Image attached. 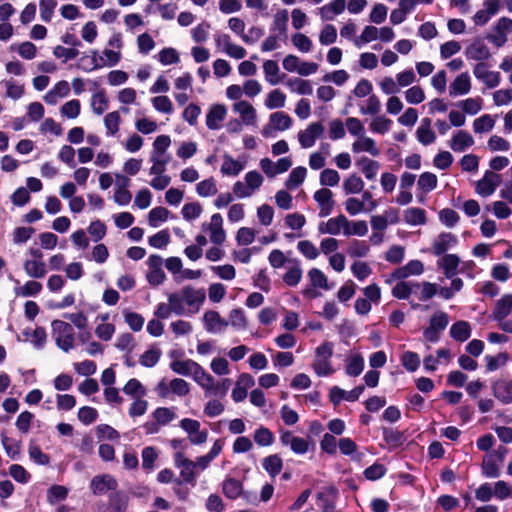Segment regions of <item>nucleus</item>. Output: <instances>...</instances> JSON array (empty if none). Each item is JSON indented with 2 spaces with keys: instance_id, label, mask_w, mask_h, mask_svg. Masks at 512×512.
<instances>
[{
  "instance_id": "1",
  "label": "nucleus",
  "mask_w": 512,
  "mask_h": 512,
  "mask_svg": "<svg viewBox=\"0 0 512 512\" xmlns=\"http://www.w3.org/2000/svg\"><path fill=\"white\" fill-rule=\"evenodd\" d=\"M51 327L57 346L64 352L70 351L74 347V329L72 325L61 320H54Z\"/></svg>"
},
{
  "instance_id": "2",
  "label": "nucleus",
  "mask_w": 512,
  "mask_h": 512,
  "mask_svg": "<svg viewBox=\"0 0 512 512\" xmlns=\"http://www.w3.org/2000/svg\"><path fill=\"white\" fill-rule=\"evenodd\" d=\"M174 462L175 466L180 469L181 477L175 478L174 484L180 486L185 483L194 487L196 485L197 471L195 470V465L193 464V461L188 458H185L181 452H177L175 454Z\"/></svg>"
},
{
  "instance_id": "3",
  "label": "nucleus",
  "mask_w": 512,
  "mask_h": 512,
  "mask_svg": "<svg viewBox=\"0 0 512 512\" xmlns=\"http://www.w3.org/2000/svg\"><path fill=\"white\" fill-rule=\"evenodd\" d=\"M448 323L449 318L445 312H436L431 316L429 326L423 331L424 339L430 343H437L440 333L446 329Z\"/></svg>"
},
{
  "instance_id": "4",
  "label": "nucleus",
  "mask_w": 512,
  "mask_h": 512,
  "mask_svg": "<svg viewBox=\"0 0 512 512\" xmlns=\"http://www.w3.org/2000/svg\"><path fill=\"white\" fill-rule=\"evenodd\" d=\"M503 459L504 454L499 449L487 453L481 465L482 475L486 478H498L500 476V464Z\"/></svg>"
},
{
  "instance_id": "5",
  "label": "nucleus",
  "mask_w": 512,
  "mask_h": 512,
  "mask_svg": "<svg viewBox=\"0 0 512 512\" xmlns=\"http://www.w3.org/2000/svg\"><path fill=\"white\" fill-rule=\"evenodd\" d=\"M202 230L209 234L211 242L216 245H221L226 240V232L223 229V218L219 213L213 214L210 218V222L203 223Z\"/></svg>"
},
{
  "instance_id": "6",
  "label": "nucleus",
  "mask_w": 512,
  "mask_h": 512,
  "mask_svg": "<svg viewBox=\"0 0 512 512\" xmlns=\"http://www.w3.org/2000/svg\"><path fill=\"white\" fill-rule=\"evenodd\" d=\"M324 126L321 122H312L306 129L298 132V141L303 149L311 148L318 138L324 133Z\"/></svg>"
},
{
  "instance_id": "7",
  "label": "nucleus",
  "mask_w": 512,
  "mask_h": 512,
  "mask_svg": "<svg viewBox=\"0 0 512 512\" xmlns=\"http://www.w3.org/2000/svg\"><path fill=\"white\" fill-rule=\"evenodd\" d=\"M118 488V481L111 474L96 475L90 482V489L94 495H104L107 491L113 492Z\"/></svg>"
},
{
  "instance_id": "8",
  "label": "nucleus",
  "mask_w": 512,
  "mask_h": 512,
  "mask_svg": "<svg viewBox=\"0 0 512 512\" xmlns=\"http://www.w3.org/2000/svg\"><path fill=\"white\" fill-rule=\"evenodd\" d=\"M458 239L452 233H441L433 242V252L436 255L446 254L445 256H457L454 253Z\"/></svg>"
},
{
  "instance_id": "9",
  "label": "nucleus",
  "mask_w": 512,
  "mask_h": 512,
  "mask_svg": "<svg viewBox=\"0 0 512 512\" xmlns=\"http://www.w3.org/2000/svg\"><path fill=\"white\" fill-rule=\"evenodd\" d=\"M500 183V175L488 170L484 173L483 178L477 181L476 193L482 197L491 196L495 192Z\"/></svg>"
},
{
  "instance_id": "10",
  "label": "nucleus",
  "mask_w": 512,
  "mask_h": 512,
  "mask_svg": "<svg viewBox=\"0 0 512 512\" xmlns=\"http://www.w3.org/2000/svg\"><path fill=\"white\" fill-rule=\"evenodd\" d=\"M473 74L489 89L497 87L501 81L500 73L488 70L486 63H477L473 67Z\"/></svg>"
},
{
  "instance_id": "11",
  "label": "nucleus",
  "mask_w": 512,
  "mask_h": 512,
  "mask_svg": "<svg viewBox=\"0 0 512 512\" xmlns=\"http://www.w3.org/2000/svg\"><path fill=\"white\" fill-rule=\"evenodd\" d=\"M468 60L477 61L478 63H485L490 57V49L482 39H475L470 43L464 51Z\"/></svg>"
},
{
  "instance_id": "12",
  "label": "nucleus",
  "mask_w": 512,
  "mask_h": 512,
  "mask_svg": "<svg viewBox=\"0 0 512 512\" xmlns=\"http://www.w3.org/2000/svg\"><path fill=\"white\" fill-rule=\"evenodd\" d=\"M202 320L204 329L210 334L222 333L229 325V322L214 310L206 311Z\"/></svg>"
},
{
  "instance_id": "13",
  "label": "nucleus",
  "mask_w": 512,
  "mask_h": 512,
  "mask_svg": "<svg viewBox=\"0 0 512 512\" xmlns=\"http://www.w3.org/2000/svg\"><path fill=\"white\" fill-rule=\"evenodd\" d=\"M338 490L334 486H329L325 491L317 493V506L322 512H337L336 501Z\"/></svg>"
},
{
  "instance_id": "14",
  "label": "nucleus",
  "mask_w": 512,
  "mask_h": 512,
  "mask_svg": "<svg viewBox=\"0 0 512 512\" xmlns=\"http://www.w3.org/2000/svg\"><path fill=\"white\" fill-rule=\"evenodd\" d=\"M187 306L193 309V312L198 311L200 305L206 299V292L203 288L196 289L190 285L185 286L180 291Z\"/></svg>"
},
{
  "instance_id": "15",
  "label": "nucleus",
  "mask_w": 512,
  "mask_h": 512,
  "mask_svg": "<svg viewBox=\"0 0 512 512\" xmlns=\"http://www.w3.org/2000/svg\"><path fill=\"white\" fill-rule=\"evenodd\" d=\"M348 219L343 214L330 218L319 225V232L322 234L338 235L341 232L345 235Z\"/></svg>"
},
{
  "instance_id": "16",
  "label": "nucleus",
  "mask_w": 512,
  "mask_h": 512,
  "mask_svg": "<svg viewBox=\"0 0 512 512\" xmlns=\"http://www.w3.org/2000/svg\"><path fill=\"white\" fill-rule=\"evenodd\" d=\"M129 503V495L123 490H114L108 495L106 509L109 512H126Z\"/></svg>"
},
{
  "instance_id": "17",
  "label": "nucleus",
  "mask_w": 512,
  "mask_h": 512,
  "mask_svg": "<svg viewBox=\"0 0 512 512\" xmlns=\"http://www.w3.org/2000/svg\"><path fill=\"white\" fill-rule=\"evenodd\" d=\"M314 200L319 205V215L326 217L331 214L334 207L333 193L328 188H321L313 195Z\"/></svg>"
},
{
  "instance_id": "18",
  "label": "nucleus",
  "mask_w": 512,
  "mask_h": 512,
  "mask_svg": "<svg viewBox=\"0 0 512 512\" xmlns=\"http://www.w3.org/2000/svg\"><path fill=\"white\" fill-rule=\"evenodd\" d=\"M164 258H149L148 259V273L147 280L153 286H158L163 283L165 273L163 271Z\"/></svg>"
},
{
  "instance_id": "19",
  "label": "nucleus",
  "mask_w": 512,
  "mask_h": 512,
  "mask_svg": "<svg viewBox=\"0 0 512 512\" xmlns=\"http://www.w3.org/2000/svg\"><path fill=\"white\" fill-rule=\"evenodd\" d=\"M424 270L423 263L413 259L405 266L396 268L390 275L392 280H402L412 275H420Z\"/></svg>"
},
{
  "instance_id": "20",
  "label": "nucleus",
  "mask_w": 512,
  "mask_h": 512,
  "mask_svg": "<svg viewBox=\"0 0 512 512\" xmlns=\"http://www.w3.org/2000/svg\"><path fill=\"white\" fill-rule=\"evenodd\" d=\"M492 393L503 404L512 403V382L499 379L492 383Z\"/></svg>"
},
{
  "instance_id": "21",
  "label": "nucleus",
  "mask_w": 512,
  "mask_h": 512,
  "mask_svg": "<svg viewBox=\"0 0 512 512\" xmlns=\"http://www.w3.org/2000/svg\"><path fill=\"white\" fill-rule=\"evenodd\" d=\"M233 111L238 113L241 121L245 125H255L257 120V113L255 108L247 101L240 100L235 102L232 106Z\"/></svg>"
},
{
  "instance_id": "22",
  "label": "nucleus",
  "mask_w": 512,
  "mask_h": 512,
  "mask_svg": "<svg viewBox=\"0 0 512 512\" xmlns=\"http://www.w3.org/2000/svg\"><path fill=\"white\" fill-rule=\"evenodd\" d=\"M351 148L354 153L366 152L374 157L380 155V149L377 147L375 140L365 134L358 137L352 143Z\"/></svg>"
},
{
  "instance_id": "23",
  "label": "nucleus",
  "mask_w": 512,
  "mask_h": 512,
  "mask_svg": "<svg viewBox=\"0 0 512 512\" xmlns=\"http://www.w3.org/2000/svg\"><path fill=\"white\" fill-rule=\"evenodd\" d=\"M474 145V138L465 130H458L449 141V147L454 152H464Z\"/></svg>"
},
{
  "instance_id": "24",
  "label": "nucleus",
  "mask_w": 512,
  "mask_h": 512,
  "mask_svg": "<svg viewBox=\"0 0 512 512\" xmlns=\"http://www.w3.org/2000/svg\"><path fill=\"white\" fill-rule=\"evenodd\" d=\"M227 109L222 104L212 105L206 115V125L210 130H218L225 119Z\"/></svg>"
},
{
  "instance_id": "25",
  "label": "nucleus",
  "mask_w": 512,
  "mask_h": 512,
  "mask_svg": "<svg viewBox=\"0 0 512 512\" xmlns=\"http://www.w3.org/2000/svg\"><path fill=\"white\" fill-rule=\"evenodd\" d=\"M471 90V78L467 72L459 74L449 86V94L452 97L466 95Z\"/></svg>"
},
{
  "instance_id": "26",
  "label": "nucleus",
  "mask_w": 512,
  "mask_h": 512,
  "mask_svg": "<svg viewBox=\"0 0 512 512\" xmlns=\"http://www.w3.org/2000/svg\"><path fill=\"white\" fill-rule=\"evenodd\" d=\"M70 93V85L67 81H58L52 89L44 96V101L49 105H56L60 98L68 96Z\"/></svg>"
},
{
  "instance_id": "27",
  "label": "nucleus",
  "mask_w": 512,
  "mask_h": 512,
  "mask_svg": "<svg viewBox=\"0 0 512 512\" xmlns=\"http://www.w3.org/2000/svg\"><path fill=\"white\" fill-rule=\"evenodd\" d=\"M431 124L432 122L430 118H423L416 130V138L424 146L431 145L436 140V134L433 131Z\"/></svg>"
},
{
  "instance_id": "28",
  "label": "nucleus",
  "mask_w": 512,
  "mask_h": 512,
  "mask_svg": "<svg viewBox=\"0 0 512 512\" xmlns=\"http://www.w3.org/2000/svg\"><path fill=\"white\" fill-rule=\"evenodd\" d=\"M356 165L367 180L372 181L376 179L380 169V163L378 161L363 156L356 161Z\"/></svg>"
},
{
  "instance_id": "29",
  "label": "nucleus",
  "mask_w": 512,
  "mask_h": 512,
  "mask_svg": "<svg viewBox=\"0 0 512 512\" xmlns=\"http://www.w3.org/2000/svg\"><path fill=\"white\" fill-rule=\"evenodd\" d=\"M382 436L390 449H397L406 441L404 433L392 427H383Z\"/></svg>"
},
{
  "instance_id": "30",
  "label": "nucleus",
  "mask_w": 512,
  "mask_h": 512,
  "mask_svg": "<svg viewBox=\"0 0 512 512\" xmlns=\"http://www.w3.org/2000/svg\"><path fill=\"white\" fill-rule=\"evenodd\" d=\"M512 312V294H506L496 302L493 310L495 321L504 320Z\"/></svg>"
},
{
  "instance_id": "31",
  "label": "nucleus",
  "mask_w": 512,
  "mask_h": 512,
  "mask_svg": "<svg viewBox=\"0 0 512 512\" xmlns=\"http://www.w3.org/2000/svg\"><path fill=\"white\" fill-rule=\"evenodd\" d=\"M345 0H334L319 9V14L324 21L333 20L336 15L343 13L345 10Z\"/></svg>"
},
{
  "instance_id": "32",
  "label": "nucleus",
  "mask_w": 512,
  "mask_h": 512,
  "mask_svg": "<svg viewBox=\"0 0 512 512\" xmlns=\"http://www.w3.org/2000/svg\"><path fill=\"white\" fill-rule=\"evenodd\" d=\"M364 370V358L360 353L349 356L345 361V373L350 377L359 376Z\"/></svg>"
},
{
  "instance_id": "33",
  "label": "nucleus",
  "mask_w": 512,
  "mask_h": 512,
  "mask_svg": "<svg viewBox=\"0 0 512 512\" xmlns=\"http://www.w3.org/2000/svg\"><path fill=\"white\" fill-rule=\"evenodd\" d=\"M223 494L231 500L237 499L240 495H246L243 493L242 482L235 478H227L222 483Z\"/></svg>"
},
{
  "instance_id": "34",
  "label": "nucleus",
  "mask_w": 512,
  "mask_h": 512,
  "mask_svg": "<svg viewBox=\"0 0 512 512\" xmlns=\"http://www.w3.org/2000/svg\"><path fill=\"white\" fill-rule=\"evenodd\" d=\"M418 289H420L418 282L400 281L393 287L392 295L397 299L405 300Z\"/></svg>"
},
{
  "instance_id": "35",
  "label": "nucleus",
  "mask_w": 512,
  "mask_h": 512,
  "mask_svg": "<svg viewBox=\"0 0 512 512\" xmlns=\"http://www.w3.org/2000/svg\"><path fill=\"white\" fill-rule=\"evenodd\" d=\"M244 166V163L235 160L231 155L224 154L220 171L226 176H237L244 169Z\"/></svg>"
},
{
  "instance_id": "36",
  "label": "nucleus",
  "mask_w": 512,
  "mask_h": 512,
  "mask_svg": "<svg viewBox=\"0 0 512 512\" xmlns=\"http://www.w3.org/2000/svg\"><path fill=\"white\" fill-rule=\"evenodd\" d=\"M24 269L32 278H42L47 272L46 264L42 258L27 259L24 263Z\"/></svg>"
},
{
  "instance_id": "37",
  "label": "nucleus",
  "mask_w": 512,
  "mask_h": 512,
  "mask_svg": "<svg viewBox=\"0 0 512 512\" xmlns=\"http://www.w3.org/2000/svg\"><path fill=\"white\" fill-rule=\"evenodd\" d=\"M449 333L455 341L465 342L471 336V326L467 321H457L452 324Z\"/></svg>"
},
{
  "instance_id": "38",
  "label": "nucleus",
  "mask_w": 512,
  "mask_h": 512,
  "mask_svg": "<svg viewBox=\"0 0 512 512\" xmlns=\"http://www.w3.org/2000/svg\"><path fill=\"white\" fill-rule=\"evenodd\" d=\"M191 376L193 380L205 390L206 396L209 390L212 389L214 378L198 363Z\"/></svg>"
},
{
  "instance_id": "39",
  "label": "nucleus",
  "mask_w": 512,
  "mask_h": 512,
  "mask_svg": "<svg viewBox=\"0 0 512 512\" xmlns=\"http://www.w3.org/2000/svg\"><path fill=\"white\" fill-rule=\"evenodd\" d=\"M287 271L282 279L287 286H296L302 278V269L297 261L292 260L287 266Z\"/></svg>"
},
{
  "instance_id": "40",
  "label": "nucleus",
  "mask_w": 512,
  "mask_h": 512,
  "mask_svg": "<svg viewBox=\"0 0 512 512\" xmlns=\"http://www.w3.org/2000/svg\"><path fill=\"white\" fill-rule=\"evenodd\" d=\"M262 466L271 478H275L282 470L283 461L278 454H272L263 459Z\"/></svg>"
},
{
  "instance_id": "41",
  "label": "nucleus",
  "mask_w": 512,
  "mask_h": 512,
  "mask_svg": "<svg viewBox=\"0 0 512 512\" xmlns=\"http://www.w3.org/2000/svg\"><path fill=\"white\" fill-rule=\"evenodd\" d=\"M269 123L274 130L285 131L292 126L293 120L288 114L278 111L270 114Z\"/></svg>"
},
{
  "instance_id": "42",
  "label": "nucleus",
  "mask_w": 512,
  "mask_h": 512,
  "mask_svg": "<svg viewBox=\"0 0 512 512\" xmlns=\"http://www.w3.org/2000/svg\"><path fill=\"white\" fill-rule=\"evenodd\" d=\"M364 186L365 183L362 178L355 173L350 174L347 178H345L342 184L346 195L359 194L363 191Z\"/></svg>"
},
{
  "instance_id": "43",
  "label": "nucleus",
  "mask_w": 512,
  "mask_h": 512,
  "mask_svg": "<svg viewBox=\"0 0 512 512\" xmlns=\"http://www.w3.org/2000/svg\"><path fill=\"white\" fill-rule=\"evenodd\" d=\"M306 176H307V169L303 166H298L296 168H294L286 182H285V186L287 189H296L298 188L306 179Z\"/></svg>"
},
{
  "instance_id": "44",
  "label": "nucleus",
  "mask_w": 512,
  "mask_h": 512,
  "mask_svg": "<svg viewBox=\"0 0 512 512\" xmlns=\"http://www.w3.org/2000/svg\"><path fill=\"white\" fill-rule=\"evenodd\" d=\"M460 258H439L437 266L441 269L446 278H453L458 273Z\"/></svg>"
},
{
  "instance_id": "45",
  "label": "nucleus",
  "mask_w": 512,
  "mask_h": 512,
  "mask_svg": "<svg viewBox=\"0 0 512 512\" xmlns=\"http://www.w3.org/2000/svg\"><path fill=\"white\" fill-rule=\"evenodd\" d=\"M175 410V407H158L153 411L152 417L161 426H166L176 418Z\"/></svg>"
},
{
  "instance_id": "46",
  "label": "nucleus",
  "mask_w": 512,
  "mask_h": 512,
  "mask_svg": "<svg viewBox=\"0 0 512 512\" xmlns=\"http://www.w3.org/2000/svg\"><path fill=\"white\" fill-rule=\"evenodd\" d=\"M197 362L187 359V360H175L170 363V369L182 376H191Z\"/></svg>"
},
{
  "instance_id": "47",
  "label": "nucleus",
  "mask_w": 512,
  "mask_h": 512,
  "mask_svg": "<svg viewBox=\"0 0 512 512\" xmlns=\"http://www.w3.org/2000/svg\"><path fill=\"white\" fill-rule=\"evenodd\" d=\"M263 71L265 74V79L270 85H277L279 83L280 68L276 61L266 60L263 63Z\"/></svg>"
},
{
  "instance_id": "48",
  "label": "nucleus",
  "mask_w": 512,
  "mask_h": 512,
  "mask_svg": "<svg viewBox=\"0 0 512 512\" xmlns=\"http://www.w3.org/2000/svg\"><path fill=\"white\" fill-rule=\"evenodd\" d=\"M286 84L291 89V91L300 95H311L313 93V87L309 80L291 78L287 81Z\"/></svg>"
},
{
  "instance_id": "49",
  "label": "nucleus",
  "mask_w": 512,
  "mask_h": 512,
  "mask_svg": "<svg viewBox=\"0 0 512 512\" xmlns=\"http://www.w3.org/2000/svg\"><path fill=\"white\" fill-rule=\"evenodd\" d=\"M228 27L234 32L236 33L238 36H240L241 40L246 43V44H252L254 43V39L253 38H250V36L248 34H246L244 31H245V27H246V24L245 22L240 19L239 17H232L228 20Z\"/></svg>"
},
{
  "instance_id": "50",
  "label": "nucleus",
  "mask_w": 512,
  "mask_h": 512,
  "mask_svg": "<svg viewBox=\"0 0 512 512\" xmlns=\"http://www.w3.org/2000/svg\"><path fill=\"white\" fill-rule=\"evenodd\" d=\"M121 117L119 111L108 113L104 117V126L107 136H115L120 129Z\"/></svg>"
},
{
  "instance_id": "51",
  "label": "nucleus",
  "mask_w": 512,
  "mask_h": 512,
  "mask_svg": "<svg viewBox=\"0 0 512 512\" xmlns=\"http://www.w3.org/2000/svg\"><path fill=\"white\" fill-rule=\"evenodd\" d=\"M69 494V489L62 485H52L47 490V501L51 505L64 501Z\"/></svg>"
},
{
  "instance_id": "52",
  "label": "nucleus",
  "mask_w": 512,
  "mask_h": 512,
  "mask_svg": "<svg viewBox=\"0 0 512 512\" xmlns=\"http://www.w3.org/2000/svg\"><path fill=\"white\" fill-rule=\"evenodd\" d=\"M171 144V139L168 135H160L156 137L153 142V150L151 151L150 156L155 157H170V155L166 154L167 149Z\"/></svg>"
},
{
  "instance_id": "53",
  "label": "nucleus",
  "mask_w": 512,
  "mask_h": 512,
  "mask_svg": "<svg viewBox=\"0 0 512 512\" xmlns=\"http://www.w3.org/2000/svg\"><path fill=\"white\" fill-rule=\"evenodd\" d=\"M286 102V95L279 89L272 90L267 94L265 99V106L272 110L276 108H283Z\"/></svg>"
},
{
  "instance_id": "54",
  "label": "nucleus",
  "mask_w": 512,
  "mask_h": 512,
  "mask_svg": "<svg viewBox=\"0 0 512 512\" xmlns=\"http://www.w3.org/2000/svg\"><path fill=\"white\" fill-rule=\"evenodd\" d=\"M23 335L31 337V343L36 349H42L46 343L47 334L43 327H36L33 331L26 329Z\"/></svg>"
},
{
  "instance_id": "55",
  "label": "nucleus",
  "mask_w": 512,
  "mask_h": 512,
  "mask_svg": "<svg viewBox=\"0 0 512 512\" xmlns=\"http://www.w3.org/2000/svg\"><path fill=\"white\" fill-rule=\"evenodd\" d=\"M392 126V120L384 115L376 116L370 122L369 128L373 133L385 134Z\"/></svg>"
},
{
  "instance_id": "56",
  "label": "nucleus",
  "mask_w": 512,
  "mask_h": 512,
  "mask_svg": "<svg viewBox=\"0 0 512 512\" xmlns=\"http://www.w3.org/2000/svg\"><path fill=\"white\" fill-rule=\"evenodd\" d=\"M404 218L410 225H423L426 223V213L421 208H408L404 213Z\"/></svg>"
},
{
  "instance_id": "57",
  "label": "nucleus",
  "mask_w": 512,
  "mask_h": 512,
  "mask_svg": "<svg viewBox=\"0 0 512 512\" xmlns=\"http://www.w3.org/2000/svg\"><path fill=\"white\" fill-rule=\"evenodd\" d=\"M494 125L495 119L489 114H484L473 121L474 132L478 134L491 131Z\"/></svg>"
},
{
  "instance_id": "58",
  "label": "nucleus",
  "mask_w": 512,
  "mask_h": 512,
  "mask_svg": "<svg viewBox=\"0 0 512 512\" xmlns=\"http://www.w3.org/2000/svg\"><path fill=\"white\" fill-rule=\"evenodd\" d=\"M509 360V355L506 352H501L496 356L486 355V370L487 372H493L499 369L500 367L506 365Z\"/></svg>"
},
{
  "instance_id": "59",
  "label": "nucleus",
  "mask_w": 512,
  "mask_h": 512,
  "mask_svg": "<svg viewBox=\"0 0 512 512\" xmlns=\"http://www.w3.org/2000/svg\"><path fill=\"white\" fill-rule=\"evenodd\" d=\"M161 354L160 349L152 347L140 356L139 363L144 367L152 368L159 362Z\"/></svg>"
},
{
  "instance_id": "60",
  "label": "nucleus",
  "mask_w": 512,
  "mask_h": 512,
  "mask_svg": "<svg viewBox=\"0 0 512 512\" xmlns=\"http://www.w3.org/2000/svg\"><path fill=\"white\" fill-rule=\"evenodd\" d=\"M124 394L134 397V398H140L143 397L146 394V390L142 383L136 379L132 378L128 380V382L123 387Z\"/></svg>"
},
{
  "instance_id": "61",
  "label": "nucleus",
  "mask_w": 512,
  "mask_h": 512,
  "mask_svg": "<svg viewBox=\"0 0 512 512\" xmlns=\"http://www.w3.org/2000/svg\"><path fill=\"white\" fill-rule=\"evenodd\" d=\"M42 285L37 281H27L23 286L15 288V294L22 297H32L40 293Z\"/></svg>"
},
{
  "instance_id": "62",
  "label": "nucleus",
  "mask_w": 512,
  "mask_h": 512,
  "mask_svg": "<svg viewBox=\"0 0 512 512\" xmlns=\"http://www.w3.org/2000/svg\"><path fill=\"white\" fill-rule=\"evenodd\" d=\"M2 445L11 460H18L20 457V442L2 435Z\"/></svg>"
},
{
  "instance_id": "63",
  "label": "nucleus",
  "mask_w": 512,
  "mask_h": 512,
  "mask_svg": "<svg viewBox=\"0 0 512 512\" xmlns=\"http://www.w3.org/2000/svg\"><path fill=\"white\" fill-rule=\"evenodd\" d=\"M273 433L266 427L260 426L254 432V441L259 446L267 447L274 443Z\"/></svg>"
},
{
  "instance_id": "64",
  "label": "nucleus",
  "mask_w": 512,
  "mask_h": 512,
  "mask_svg": "<svg viewBox=\"0 0 512 512\" xmlns=\"http://www.w3.org/2000/svg\"><path fill=\"white\" fill-rule=\"evenodd\" d=\"M244 181L246 182L248 189L254 195V193L258 191L262 186L264 182V177L260 172L252 170L245 174Z\"/></svg>"
}]
</instances>
